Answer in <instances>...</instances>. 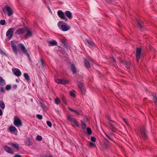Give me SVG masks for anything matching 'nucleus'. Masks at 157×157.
I'll list each match as a JSON object with an SVG mask.
<instances>
[{"label":"nucleus","instance_id":"obj_57","mask_svg":"<svg viewBox=\"0 0 157 157\" xmlns=\"http://www.w3.org/2000/svg\"><path fill=\"white\" fill-rule=\"evenodd\" d=\"M107 2H108L109 3H111V1H110V0H108V1H107Z\"/></svg>","mask_w":157,"mask_h":157},{"label":"nucleus","instance_id":"obj_61","mask_svg":"<svg viewBox=\"0 0 157 157\" xmlns=\"http://www.w3.org/2000/svg\"><path fill=\"white\" fill-rule=\"evenodd\" d=\"M16 81H17H17L18 82V81H17V80H16Z\"/></svg>","mask_w":157,"mask_h":157},{"label":"nucleus","instance_id":"obj_58","mask_svg":"<svg viewBox=\"0 0 157 157\" xmlns=\"http://www.w3.org/2000/svg\"><path fill=\"white\" fill-rule=\"evenodd\" d=\"M106 137H107L108 138V139H110V137H109V136L107 135V136H106Z\"/></svg>","mask_w":157,"mask_h":157},{"label":"nucleus","instance_id":"obj_44","mask_svg":"<svg viewBox=\"0 0 157 157\" xmlns=\"http://www.w3.org/2000/svg\"><path fill=\"white\" fill-rule=\"evenodd\" d=\"M47 124L50 127H51L52 126V123L50 121H47Z\"/></svg>","mask_w":157,"mask_h":157},{"label":"nucleus","instance_id":"obj_24","mask_svg":"<svg viewBox=\"0 0 157 157\" xmlns=\"http://www.w3.org/2000/svg\"><path fill=\"white\" fill-rule=\"evenodd\" d=\"M84 63L85 66L87 68L90 67V64L88 61L86 59H84Z\"/></svg>","mask_w":157,"mask_h":157},{"label":"nucleus","instance_id":"obj_10","mask_svg":"<svg viewBox=\"0 0 157 157\" xmlns=\"http://www.w3.org/2000/svg\"><path fill=\"white\" fill-rule=\"evenodd\" d=\"M12 71L13 73L17 76H20L21 75V72L18 69H12Z\"/></svg>","mask_w":157,"mask_h":157},{"label":"nucleus","instance_id":"obj_53","mask_svg":"<svg viewBox=\"0 0 157 157\" xmlns=\"http://www.w3.org/2000/svg\"><path fill=\"white\" fill-rule=\"evenodd\" d=\"M62 43H63L64 44H65L66 42L65 40H61Z\"/></svg>","mask_w":157,"mask_h":157},{"label":"nucleus","instance_id":"obj_42","mask_svg":"<svg viewBox=\"0 0 157 157\" xmlns=\"http://www.w3.org/2000/svg\"><path fill=\"white\" fill-rule=\"evenodd\" d=\"M36 117L40 120H41L43 118L41 115L39 114L36 115Z\"/></svg>","mask_w":157,"mask_h":157},{"label":"nucleus","instance_id":"obj_1","mask_svg":"<svg viewBox=\"0 0 157 157\" xmlns=\"http://www.w3.org/2000/svg\"><path fill=\"white\" fill-rule=\"evenodd\" d=\"M13 120V124L16 127H20L22 126V123L21 121L18 117L15 116Z\"/></svg>","mask_w":157,"mask_h":157},{"label":"nucleus","instance_id":"obj_12","mask_svg":"<svg viewBox=\"0 0 157 157\" xmlns=\"http://www.w3.org/2000/svg\"><path fill=\"white\" fill-rule=\"evenodd\" d=\"M11 46L12 48V49L16 55H17V47L16 46L15 44L12 41H11Z\"/></svg>","mask_w":157,"mask_h":157},{"label":"nucleus","instance_id":"obj_3","mask_svg":"<svg viewBox=\"0 0 157 157\" xmlns=\"http://www.w3.org/2000/svg\"><path fill=\"white\" fill-rule=\"evenodd\" d=\"M140 136L144 139H146L147 138L146 131L144 126H142L140 129Z\"/></svg>","mask_w":157,"mask_h":157},{"label":"nucleus","instance_id":"obj_45","mask_svg":"<svg viewBox=\"0 0 157 157\" xmlns=\"http://www.w3.org/2000/svg\"><path fill=\"white\" fill-rule=\"evenodd\" d=\"M70 95L71 96L73 97H75V93L72 91H71L70 92Z\"/></svg>","mask_w":157,"mask_h":157},{"label":"nucleus","instance_id":"obj_2","mask_svg":"<svg viewBox=\"0 0 157 157\" xmlns=\"http://www.w3.org/2000/svg\"><path fill=\"white\" fill-rule=\"evenodd\" d=\"M18 46L22 53L26 55L28 57H29V54L28 53L27 50L23 44L21 43H19L18 44Z\"/></svg>","mask_w":157,"mask_h":157},{"label":"nucleus","instance_id":"obj_4","mask_svg":"<svg viewBox=\"0 0 157 157\" xmlns=\"http://www.w3.org/2000/svg\"><path fill=\"white\" fill-rule=\"evenodd\" d=\"M110 118L108 117V119L109 121V128L111 129L112 131L115 132L117 130V129L115 126L113 125V124L115 122L112 121H111L110 119Z\"/></svg>","mask_w":157,"mask_h":157},{"label":"nucleus","instance_id":"obj_21","mask_svg":"<svg viewBox=\"0 0 157 157\" xmlns=\"http://www.w3.org/2000/svg\"><path fill=\"white\" fill-rule=\"evenodd\" d=\"M49 46H56L57 45V42L55 40L48 41Z\"/></svg>","mask_w":157,"mask_h":157},{"label":"nucleus","instance_id":"obj_20","mask_svg":"<svg viewBox=\"0 0 157 157\" xmlns=\"http://www.w3.org/2000/svg\"><path fill=\"white\" fill-rule=\"evenodd\" d=\"M65 13L67 17H68L69 19H71L72 18V15L70 11H66Z\"/></svg>","mask_w":157,"mask_h":157},{"label":"nucleus","instance_id":"obj_29","mask_svg":"<svg viewBox=\"0 0 157 157\" xmlns=\"http://www.w3.org/2000/svg\"><path fill=\"white\" fill-rule=\"evenodd\" d=\"M9 130L11 132H14L16 130V128L14 126H11L9 127Z\"/></svg>","mask_w":157,"mask_h":157},{"label":"nucleus","instance_id":"obj_50","mask_svg":"<svg viewBox=\"0 0 157 157\" xmlns=\"http://www.w3.org/2000/svg\"><path fill=\"white\" fill-rule=\"evenodd\" d=\"M14 157H22L19 154H17L14 155Z\"/></svg>","mask_w":157,"mask_h":157},{"label":"nucleus","instance_id":"obj_15","mask_svg":"<svg viewBox=\"0 0 157 157\" xmlns=\"http://www.w3.org/2000/svg\"><path fill=\"white\" fill-rule=\"evenodd\" d=\"M26 29V30L25 32H27V33L25 34V35L24 36V38L25 39H27L28 38L31 37L32 36V33L31 31H29V30L27 29Z\"/></svg>","mask_w":157,"mask_h":157},{"label":"nucleus","instance_id":"obj_19","mask_svg":"<svg viewBox=\"0 0 157 157\" xmlns=\"http://www.w3.org/2000/svg\"><path fill=\"white\" fill-rule=\"evenodd\" d=\"M85 43L86 44H88L89 46H94V43L91 40H86L85 41Z\"/></svg>","mask_w":157,"mask_h":157},{"label":"nucleus","instance_id":"obj_41","mask_svg":"<svg viewBox=\"0 0 157 157\" xmlns=\"http://www.w3.org/2000/svg\"><path fill=\"white\" fill-rule=\"evenodd\" d=\"M63 23V21H59L58 22V25L59 28H61V25H63L62 23Z\"/></svg>","mask_w":157,"mask_h":157},{"label":"nucleus","instance_id":"obj_51","mask_svg":"<svg viewBox=\"0 0 157 157\" xmlns=\"http://www.w3.org/2000/svg\"><path fill=\"white\" fill-rule=\"evenodd\" d=\"M0 91L2 92H3L4 91V90L2 87H1L0 88Z\"/></svg>","mask_w":157,"mask_h":157},{"label":"nucleus","instance_id":"obj_14","mask_svg":"<svg viewBox=\"0 0 157 157\" xmlns=\"http://www.w3.org/2000/svg\"><path fill=\"white\" fill-rule=\"evenodd\" d=\"M4 149L7 152L13 154L14 152V151L12 150L10 147L7 146L4 147Z\"/></svg>","mask_w":157,"mask_h":157},{"label":"nucleus","instance_id":"obj_32","mask_svg":"<svg viewBox=\"0 0 157 157\" xmlns=\"http://www.w3.org/2000/svg\"><path fill=\"white\" fill-rule=\"evenodd\" d=\"M27 142L28 145L30 146L33 144V142L30 140L29 138H28L27 139Z\"/></svg>","mask_w":157,"mask_h":157},{"label":"nucleus","instance_id":"obj_22","mask_svg":"<svg viewBox=\"0 0 157 157\" xmlns=\"http://www.w3.org/2000/svg\"><path fill=\"white\" fill-rule=\"evenodd\" d=\"M40 104L41 106L43 109H45L46 108V107L45 105L44 101L43 100H40Z\"/></svg>","mask_w":157,"mask_h":157},{"label":"nucleus","instance_id":"obj_23","mask_svg":"<svg viewBox=\"0 0 157 157\" xmlns=\"http://www.w3.org/2000/svg\"><path fill=\"white\" fill-rule=\"evenodd\" d=\"M15 149H16L17 150L19 149V147L18 146V144H17V143H11L10 144Z\"/></svg>","mask_w":157,"mask_h":157},{"label":"nucleus","instance_id":"obj_49","mask_svg":"<svg viewBox=\"0 0 157 157\" xmlns=\"http://www.w3.org/2000/svg\"><path fill=\"white\" fill-rule=\"evenodd\" d=\"M17 87V85L16 84L14 85L13 86V89H15Z\"/></svg>","mask_w":157,"mask_h":157},{"label":"nucleus","instance_id":"obj_40","mask_svg":"<svg viewBox=\"0 0 157 157\" xmlns=\"http://www.w3.org/2000/svg\"><path fill=\"white\" fill-rule=\"evenodd\" d=\"M6 21L4 20H2L0 21V24L2 25H4L5 24Z\"/></svg>","mask_w":157,"mask_h":157},{"label":"nucleus","instance_id":"obj_34","mask_svg":"<svg viewBox=\"0 0 157 157\" xmlns=\"http://www.w3.org/2000/svg\"><path fill=\"white\" fill-rule=\"evenodd\" d=\"M86 130H87V132L88 134L89 135H90L92 134V131L90 128H88V127L87 128H86Z\"/></svg>","mask_w":157,"mask_h":157},{"label":"nucleus","instance_id":"obj_7","mask_svg":"<svg viewBox=\"0 0 157 157\" xmlns=\"http://www.w3.org/2000/svg\"><path fill=\"white\" fill-rule=\"evenodd\" d=\"M141 50L139 48H137L136 52V59L137 62H138L141 56Z\"/></svg>","mask_w":157,"mask_h":157},{"label":"nucleus","instance_id":"obj_47","mask_svg":"<svg viewBox=\"0 0 157 157\" xmlns=\"http://www.w3.org/2000/svg\"><path fill=\"white\" fill-rule=\"evenodd\" d=\"M91 140L93 142H95L96 141V139L94 137L91 136Z\"/></svg>","mask_w":157,"mask_h":157},{"label":"nucleus","instance_id":"obj_17","mask_svg":"<svg viewBox=\"0 0 157 157\" xmlns=\"http://www.w3.org/2000/svg\"><path fill=\"white\" fill-rule=\"evenodd\" d=\"M78 86L80 90L82 91V92H83L84 91V87L83 86V84L82 82H78Z\"/></svg>","mask_w":157,"mask_h":157},{"label":"nucleus","instance_id":"obj_31","mask_svg":"<svg viewBox=\"0 0 157 157\" xmlns=\"http://www.w3.org/2000/svg\"><path fill=\"white\" fill-rule=\"evenodd\" d=\"M60 101H61L60 100L59 98L57 97L55 99V103L57 105H58V104H59Z\"/></svg>","mask_w":157,"mask_h":157},{"label":"nucleus","instance_id":"obj_13","mask_svg":"<svg viewBox=\"0 0 157 157\" xmlns=\"http://www.w3.org/2000/svg\"><path fill=\"white\" fill-rule=\"evenodd\" d=\"M26 29H19L17 30L15 32V34H16L19 35L22 34L25 32Z\"/></svg>","mask_w":157,"mask_h":157},{"label":"nucleus","instance_id":"obj_54","mask_svg":"<svg viewBox=\"0 0 157 157\" xmlns=\"http://www.w3.org/2000/svg\"><path fill=\"white\" fill-rule=\"evenodd\" d=\"M2 115V112L1 109H0V116Z\"/></svg>","mask_w":157,"mask_h":157},{"label":"nucleus","instance_id":"obj_33","mask_svg":"<svg viewBox=\"0 0 157 157\" xmlns=\"http://www.w3.org/2000/svg\"><path fill=\"white\" fill-rule=\"evenodd\" d=\"M24 76L25 79L27 81H29L30 78L28 74L26 73H25L24 74Z\"/></svg>","mask_w":157,"mask_h":157},{"label":"nucleus","instance_id":"obj_27","mask_svg":"<svg viewBox=\"0 0 157 157\" xmlns=\"http://www.w3.org/2000/svg\"><path fill=\"white\" fill-rule=\"evenodd\" d=\"M121 63L124 65L127 69H128L129 68V63L127 62L123 61Z\"/></svg>","mask_w":157,"mask_h":157},{"label":"nucleus","instance_id":"obj_39","mask_svg":"<svg viewBox=\"0 0 157 157\" xmlns=\"http://www.w3.org/2000/svg\"><path fill=\"white\" fill-rule=\"evenodd\" d=\"M74 124L77 127H78L79 126V124H78L77 121L75 119L74 121L73 122Z\"/></svg>","mask_w":157,"mask_h":157},{"label":"nucleus","instance_id":"obj_59","mask_svg":"<svg viewBox=\"0 0 157 157\" xmlns=\"http://www.w3.org/2000/svg\"><path fill=\"white\" fill-rule=\"evenodd\" d=\"M48 157H53L51 155H49Z\"/></svg>","mask_w":157,"mask_h":157},{"label":"nucleus","instance_id":"obj_6","mask_svg":"<svg viewBox=\"0 0 157 157\" xmlns=\"http://www.w3.org/2000/svg\"><path fill=\"white\" fill-rule=\"evenodd\" d=\"M2 10L4 13L8 12L7 14L9 16H11L13 14V12L10 8L8 6H5L2 9Z\"/></svg>","mask_w":157,"mask_h":157},{"label":"nucleus","instance_id":"obj_11","mask_svg":"<svg viewBox=\"0 0 157 157\" xmlns=\"http://www.w3.org/2000/svg\"><path fill=\"white\" fill-rule=\"evenodd\" d=\"M70 28L71 27L66 24L65 25H62L60 28L63 31H66L70 29Z\"/></svg>","mask_w":157,"mask_h":157},{"label":"nucleus","instance_id":"obj_60","mask_svg":"<svg viewBox=\"0 0 157 157\" xmlns=\"http://www.w3.org/2000/svg\"><path fill=\"white\" fill-rule=\"evenodd\" d=\"M49 9V10H50V11H51V10H50V9Z\"/></svg>","mask_w":157,"mask_h":157},{"label":"nucleus","instance_id":"obj_56","mask_svg":"<svg viewBox=\"0 0 157 157\" xmlns=\"http://www.w3.org/2000/svg\"><path fill=\"white\" fill-rule=\"evenodd\" d=\"M40 61H41V64L43 66V60L42 59H40Z\"/></svg>","mask_w":157,"mask_h":157},{"label":"nucleus","instance_id":"obj_35","mask_svg":"<svg viewBox=\"0 0 157 157\" xmlns=\"http://www.w3.org/2000/svg\"><path fill=\"white\" fill-rule=\"evenodd\" d=\"M42 137L41 136H37L36 137V140H38L39 141H41L42 140Z\"/></svg>","mask_w":157,"mask_h":157},{"label":"nucleus","instance_id":"obj_55","mask_svg":"<svg viewBox=\"0 0 157 157\" xmlns=\"http://www.w3.org/2000/svg\"><path fill=\"white\" fill-rule=\"evenodd\" d=\"M0 53L2 54V55L4 54L2 51L1 50H0Z\"/></svg>","mask_w":157,"mask_h":157},{"label":"nucleus","instance_id":"obj_38","mask_svg":"<svg viewBox=\"0 0 157 157\" xmlns=\"http://www.w3.org/2000/svg\"><path fill=\"white\" fill-rule=\"evenodd\" d=\"M68 109L70 111H71V112H75L76 113H78L77 110H74L73 109H72L70 107H69L68 108Z\"/></svg>","mask_w":157,"mask_h":157},{"label":"nucleus","instance_id":"obj_16","mask_svg":"<svg viewBox=\"0 0 157 157\" xmlns=\"http://www.w3.org/2000/svg\"><path fill=\"white\" fill-rule=\"evenodd\" d=\"M137 25L138 28L141 30L143 28V22L140 20H137Z\"/></svg>","mask_w":157,"mask_h":157},{"label":"nucleus","instance_id":"obj_48","mask_svg":"<svg viewBox=\"0 0 157 157\" xmlns=\"http://www.w3.org/2000/svg\"><path fill=\"white\" fill-rule=\"evenodd\" d=\"M62 100L64 104H66V101L65 98L64 97H63L62 98Z\"/></svg>","mask_w":157,"mask_h":157},{"label":"nucleus","instance_id":"obj_43","mask_svg":"<svg viewBox=\"0 0 157 157\" xmlns=\"http://www.w3.org/2000/svg\"><path fill=\"white\" fill-rule=\"evenodd\" d=\"M11 88V85H7L6 87V89L7 90H10Z\"/></svg>","mask_w":157,"mask_h":157},{"label":"nucleus","instance_id":"obj_18","mask_svg":"<svg viewBox=\"0 0 157 157\" xmlns=\"http://www.w3.org/2000/svg\"><path fill=\"white\" fill-rule=\"evenodd\" d=\"M71 70L73 74H75L76 72V68L75 67V65L74 64L72 63L71 65Z\"/></svg>","mask_w":157,"mask_h":157},{"label":"nucleus","instance_id":"obj_8","mask_svg":"<svg viewBox=\"0 0 157 157\" xmlns=\"http://www.w3.org/2000/svg\"><path fill=\"white\" fill-rule=\"evenodd\" d=\"M57 14L58 16L61 19L64 20L66 21L67 20V19L65 16L64 13L62 10H58Z\"/></svg>","mask_w":157,"mask_h":157},{"label":"nucleus","instance_id":"obj_30","mask_svg":"<svg viewBox=\"0 0 157 157\" xmlns=\"http://www.w3.org/2000/svg\"><path fill=\"white\" fill-rule=\"evenodd\" d=\"M81 123H82V124H81V125L82 126V128L83 129L85 130L86 128V125L82 121H81Z\"/></svg>","mask_w":157,"mask_h":157},{"label":"nucleus","instance_id":"obj_26","mask_svg":"<svg viewBox=\"0 0 157 157\" xmlns=\"http://www.w3.org/2000/svg\"><path fill=\"white\" fill-rule=\"evenodd\" d=\"M67 118L69 121L72 122H73L75 119L72 117L71 116L69 115H67Z\"/></svg>","mask_w":157,"mask_h":157},{"label":"nucleus","instance_id":"obj_9","mask_svg":"<svg viewBox=\"0 0 157 157\" xmlns=\"http://www.w3.org/2000/svg\"><path fill=\"white\" fill-rule=\"evenodd\" d=\"M55 82L56 83L62 84H67L69 83V82L68 80H65L63 79H56Z\"/></svg>","mask_w":157,"mask_h":157},{"label":"nucleus","instance_id":"obj_36","mask_svg":"<svg viewBox=\"0 0 157 157\" xmlns=\"http://www.w3.org/2000/svg\"><path fill=\"white\" fill-rule=\"evenodd\" d=\"M89 145L90 147H95L96 146L95 144L94 143H93L91 142L89 143Z\"/></svg>","mask_w":157,"mask_h":157},{"label":"nucleus","instance_id":"obj_37","mask_svg":"<svg viewBox=\"0 0 157 157\" xmlns=\"http://www.w3.org/2000/svg\"><path fill=\"white\" fill-rule=\"evenodd\" d=\"M153 100L155 101V105L157 106V98L155 96H153Z\"/></svg>","mask_w":157,"mask_h":157},{"label":"nucleus","instance_id":"obj_46","mask_svg":"<svg viewBox=\"0 0 157 157\" xmlns=\"http://www.w3.org/2000/svg\"><path fill=\"white\" fill-rule=\"evenodd\" d=\"M110 60L114 64H115V63H116V60L113 57L111 58Z\"/></svg>","mask_w":157,"mask_h":157},{"label":"nucleus","instance_id":"obj_5","mask_svg":"<svg viewBox=\"0 0 157 157\" xmlns=\"http://www.w3.org/2000/svg\"><path fill=\"white\" fill-rule=\"evenodd\" d=\"M14 31L13 28H10L6 33V36H8V39L10 40L12 37Z\"/></svg>","mask_w":157,"mask_h":157},{"label":"nucleus","instance_id":"obj_52","mask_svg":"<svg viewBox=\"0 0 157 157\" xmlns=\"http://www.w3.org/2000/svg\"><path fill=\"white\" fill-rule=\"evenodd\" d=\"M123 60L122 59H121L120 58L119 59V62L121 63L123 62Z\"/></svg>","mask_w":157,"mask_h":157},{"label":"nucleus","instance_id":"obj_25","mask_svg":"<svg viewBox=\"0 0 157 157\" xmlns=\"http://www.w3.org/2000/svg\"><path fill=\"white\" fill-rule=\"evenodd\" d=\"M6 84L5 80L2 78L0 76V85L2 86H4Z\"/></svg>","mask_w":157,"mask_h":157},{"label":"nucleus","instance_id":"obj_28","mask_svg":"<svg viewBox=\"0 0 157 157\" xmlns=\"http://www.w3.org/2000/svg\"><path fill=\"white\" fill-rule=\"evenodd\" d=\"M0 107L2 109H4L5 108V104L2 101L0 100Z\"/></svg>","mask_w":157,"mask_h":157}]
</instances>
